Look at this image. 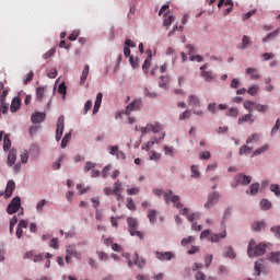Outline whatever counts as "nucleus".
<instances>
[{
	"label": "nucleus",
	"instance_id": "2",
	"mask_svg": "<svg viewBox=\"0 0 280 280\" xmlns=\"http://www.w3.org/2000/svg\"><path fill=\"white\" fill-rule=\"evenodd\" d=\"M128 231L131 237H139V240H143V232L138 231L139 222L137 219L129 217L127 218Z\"/></svg>",
	"mask_w": 280,
	"mask_h": 280
},
{
	"label": "nucleus",
	"instance_id": "49",
	"mask_svg": "<svg viewBox=\"0 0 280 280\" xmlns=\"http://www.w3.org/2000/svg\"><path fill=\"white\" fill-rule=\"evenodd\" d=\"M237 115H240V110H237L235 107L230 108L226 113L228 117H237Z\"/></svg>",
	"mask_w": 280,
	"mask_h": 280
},
{
	"label": "nucleus",
	"instance_id": "45",
	"mask_svg": "<svg viewBox=\"0 0 280 280\" xmlns=\"http://www.w3.org/2000/svg\"><path fill=\"white\" fill-rule=\"evenodd\" d=\"M172 23H174V16H173V15H170L168 18H166V19L163 21V26L166 27V28H170V26L172 25Z\"/></svg>",
	"mask_w": 280,
	"mask_h": 280
},
{
	"label": "nucleus",
	"instance_id": "61",
	"mask_svg": "<svg viewBox=\"0 0 280 280\" xmlns=\"http://www.w3.org/2000/svg\"><path fill=\"white\" fill-rule=\"evenodd\" d=\"M54 54H56V48H51L46 54H44V56H43L44 60H48V58H51V56H54Z\"/></svg>",
	"mask_w": 280,
	"mask_h": 280
},
{
	"label": "nucleus",
	"instance_id": "19",
	"mask_svg": "<svg viewBox=\"0 0 280 280\" xmlns=\"http://www.w3.org/2000/svg\"><path fill=\"white\" fill-rule=\"evenodd\" d=\"M16 163V149H11L8 154V165L12 167Z\"/></svg>",
	"mask_w": 280,
	"mask_h": 280
},
{
	"label": "nucleus",
	"instance_id": "64",
	"mask_svg": "<svg viewBox=\"0 0 280 280\" xmlns=\"http://www.w3.org/2000/svg\"><path fill=\"white\" fill-rule=\"evenodd\" d=\"M271 233H275L276 237L280 240V225L270 229Z\"/></svg>",
	"mask_w": 280,
	"mask_h": 280
},
{
	"label": "nucleus",
	"instance_id": "14",
	"mask_svg": "<svg viewBox=\"0 0 280 280\" xmlns=\"http://www.w3.org/2000/svg\"><path fill=\"white\" fill-rule=\"evenodd\" d=\"M14 189H16V184L11 179L7 184L4 198H11Z\"/></svg>",
	"mask_w": 280,
	"mask_h": 280
},
{
	"label": "nucleus",
	"instance_id": "32",
	"mask_svg": "<svg viewBox=\"0 0 280 280\" xmlns=\"http://www.w3.org/2000/svg\"><path fill=\"white\" fill-rule=\"evenodd\" d=\"M255 68H247L246 69V73L248 74V75H250V78H252V80H259V78H260V75H259V73H255Z\"/></svg>",
	"mask_w": 280,
	"mask_h": 280
},
{
	"label": "nucleus",
	"instance_id": "39",
	"mask_svg": "<svg viewBox=\"0 0 280 280\" xmlns=\"http://www.w3.org/2000/svg\"><path fill=\"white\" fill-rule=\"evenodd\" d=\"M267 150H268V145L265 144L259 149L255 150L253 156H259V154H264V152H267Z\"/></svg>",
	"mask_w": 280,
	"mask_h": 280
},
{
	"label": "nucleus",
	"instance_id": "13",
	"mask_svg": "<svg viewBox=\"0 0 280 280\" xmlns=\"http://www.w3.org/2000/svg\"><path fill=\"white\" fill-rule=\"evenodd\" d=\"M47 115L45 113L36 112L32 115L31 121L32 124H43Z\"/></svg>",
	"mask_w": 280,
	"mask_h": 280
},
{
	"label": "nucleus",
	"instance_id": "38",
	"mask_svg": "<svg viewBox=\"0 0 280 280\" xmlns=\"http://www.w3.org/2000/svg\"><path fill=\"white\" fill-rule=\"evenodd\" d=\"M122 189V184L121 182L117 180L114 183V188H113V194H120Z\"/></svg>",
	"mask_w": 280,
	"mask_h": 280
},
{
	"label": "nucleus",
	"instance_id": "57",
	"mask_svg": "<svg viewBox=\"0 0 280 280\" xmlns=\"http://www.w3.org/2000/svg\"><path fill=\"white\" fill-rule=\"evenodd\" d=\"M21 163L25 164L30 160V153L27 151H24L21 153Z\"/></svg>",
	"mask_w": 280,
	"mask_h": 280
},
{
	"label": "nucleus",
	"instance_id": "40",
	"mask_svg": "<svg viewBox=\"0 0 280 280\" xmlns=\"http://www.w3.org/2000/svg\"><path fill=\"white\" fill-rule=\"evenodd\" d=\"M95 163L93 162H86L83 168V172L88 174V172H91V170H95Z\"/></svg>",
	"mask_w": 280,
	"mask_h": 280
},
{
	"label": "nucleus",
	"instance_id": "18",
	"mask_svg": "<svg viewBox=\"0 0 280 280\" xmlns=\"http://www.w3.org/2000/svg\"><path fill=\"white\" fill-rule=\"evenodd\" d=\"M188 104L192 108H200V98L196 95H189L188 96Z\"/></svg>",
	"mask_w": 280,
	"mask_h": 280
},
{
	"label": "nucleus",
	"instance_id": "34",
	"mask_svg": "<svg viewBox=\"0 0 280 280\" xmlns=\"http://www.w3.org/2000/svg\"><path fill=\"white\" fill-rule=\"evenodd\" d=\"M260 207L264 211H268V209H270V207H272V203L268 199H262L260 201Z\"/></svg>",
	"mask_w": 280,
	"mask_h": 280
},
{
	"label": "nucleus",
	"instance_id": "23",
	"mask_svg": "<svg viewBox=\"0 0 280 280\" xmlns=\"http://www.w3.org/2000/svg\"><path fill=\"white\" fill-rule=\"evenodd\" d=\"M132 261L135 266H138V268H143L145 266V260L143 258H139V254H133Z\"/></svg>",
	"mask_w": 280,
	"mask_h": 280
},
{
	"label": "nucleus",
	"instance_id": "35",
	"mask_svg": "<svg viewBox=\"0 0 280 280\" xmlns=\"http://www.w3.org/2000/svg\"><path fill=\"white\" fill-rule=\"evenodd\" d=\"M126 207L129 209V211H137V206L135 205V200H132V198H127Z\"/></svg>",
	"mask_w": 280,
	"mask_h": 280
},
{
	"label": "nucleus",
	"instance_id": "26",
	"mask_svg": "<svg viewBox=\"0 0 280 280\" xmlns=\"http://www.w3.org/2000/svg\"><path fill=\"white\" fill-rule=\"evenodd\" d=\"M12 148V141L10 140V135H5L3 139V151L8 152Z\"/></svg>",
	"mask_w": 280,
	"mask_h": 280
},
{
	"label": "nucleus",
	"instance_id": "11",
	"mask_svg": "<svg viewBox=\"0 0 280 280\" xmlns=\"http://www.w3.org/2000/svg\"><path fill=\"white\" fill-rule=\"evenodd\" d=\"M155 257L160 261H172L174 259V253L172 252H155Z\"/></svg>",
	"mask_w": 280,
	"mask_h": 280
},
{
	"label": "nucleus",
	"instance_id": "20",
	"mask_svg": "<svg viewBox=\"0 0 280 280\" xmlns=\"http://www.w3.org/2000/svg\"><path fill=\"white\" fill-rule=\"evenodd\" d=\"M250 121V124H255V119L253 118V114H245L243 116H241L237 120V124L241 125V124H246Z\"/></svg>",
	"mask_w": 280,
	"mask_h": 280
},
{
	"label": "nucleus",
	"instance_id": "33",
	"mask_svg": "<svg viewBox=\"0 0 280 280\" xmlns=\"http://www.w3.org/2000/svg\"><path fill=\"white\" fill-rule=\"evenodd\" d=\"M278 34H280V28H277L276 31L269 33L266 37H264L262 43H268L270 38H275V36H277Z\"/></svg>",
	"mask_w": 280,
	"mask_h": 280
},
{
	"label": "nucleus",
	"instance_id": "8",
	"mask_svg": "<svg viewBox=\"0 0 280 280\" xmlns=\"http://www.w3.org/2000/svg\"><path fill=\"white\" fill-rule=\"evenodd\" d=\"M180 214L185 215L187 221L192 222V224L196 222V220H200V212L189 213V208L182 209Z\"/></svg>",
	"mask_w": 280,
	"mask_h": 280
},
{
	"label": "nucleus",
	"instance_id": "47",
	"mask_svg": "<svg viewBox=\"0 0 280 280\" xmlns=\"http://www.w3.org/2000/svg\"><path fill=\"white\" fill-rule=\"evenodd\" d=\"M195 237L194 236H188L186 238H183L180 244L182 246H187L188 244H192V242H195Z\"/></svg>",
	"mask_w": 280,
	"mask_h": 280
},
{
	"label": "nucleus",
	"instance_id": "52",
	"mask_svg": "<svg viewBox=\"0 0 280 280\" xmlns=\"http://www.w3.org/2000/svg\"><path fill=\"white\" fill-rule=\"evenodd\" d=\"M164 154L166 156H174V147H164Z\"/></svg>",
	"mask_w": 280,
	"mask_h": 280
},
{
	"label": "nucleus",
	"instance_id": "10",
	"mask_svg": "<svg viewBox=\"0 0 280 280\" xmlns=\"http://www.w3.org/2000/svg\"><path fill=\"white\" fill-rule=\"evenodd\" d=\"M220 200V194L218 192H212L208 196V200L205 203V209H211L213 205H217V202Z\"/></svg>",
	"mask_w": 280,
	"mask_h": 280
},
{
	"label": "nucleus",
	"instance_id": "24",
	"mask_svg": "<svg viewBox=\"0 0 280 280\" xmlns=\"http://www.w3.org/2000/svg\"><path fill=\"white\" fill-rule=\"evenodd\" d=\"M89 71H91V67L89 65H85L80 79L81 85H83L84 82H86V78H89Z\"/></svg>",
	"mask_w": 280,
	"mask_h": 280
},
{
	"label": "nucleus",
	"instance_id": "46",
	"mask_svg": "<svg viewBox=\"0 0 280 280\" xmlns=\"http://www.w3.org/2000/svg\"><path fill=\"white\" fill-rule=\"evenodd\" d=\"M45 205H47V200L45 199L39 200L36 205V211L38 213L43 212V207H45Z\"/></svg>",
	"mask_w": 280,
	"mask_h": 280
},
{
	"label": "nucleus",
	"instance_id": "7",
	"mask_svg": "<svg viewBox=\"0 0 280 280\" xmlns=\"http://www.w3.org/2000/svg\"><path fill=\"white\" fill-rule=\"evenodd\" d=\"M63 130H65V116H60L57 120L56 141H60L62 139Z\"/></svg>",
	"mask_w": 280,
	"mask_h": 280
},
{
	"label": "nucleus",
	"instance_id": "22",
	"mask_svg": "<svg viewBox=\"0 0 280 280\" xmlns=\"http://www.w3.org/2000/svg\"><path fill=\"white\" fill-rule=\"evenodd\" d=\"M224 237H226V230H224L221 233L213 234L210 237V242H212L213 244H217V242H219L220 240H224Z\"/></svg>",
	"mask_w": 280,
	"mask_h": 280
},
{
	"label": "nucleus",
	"instance_id": "3",
	"mask_svg": "<svg viewBox=\"0 0 280 280\" xmlns=\"http://www.w3.org/2000/svg\"><path fill=\"white\" fill-rule=\"evenodd\" d=\"M174 192L172 190H167L164 192V201L166 205H170V202H173V207L176 209L183 208V202H180V197L178 195H173Z\"/></svg>",
	"mask_w": 280,
	"mask_h": 280
},
{
	"label": "nucleus",
	"instance_id": "28",
	"mask_svg": "<svg viewBox=\"0 0 280 280\" xmlns=\"http://www.w3.org/2000/svg\"><path fill=\"white\" fill-rule=\"evenodd\" d=\"M269 261H271L272 264H279L280 253L279 252L271 253L269 256Z\"/></svg>",
	"mask_w": 280,
	"mask_h": 280
},
{
	"label": "nucleus",
	"instance_id": "17",
	"mask_svg": "<svg viewBox=\"0 0 280 280\" xmlns=\"http://www.w3.org/2000/svg\"><path fill=\"white\" fill-rule=\"evenodd\" d=\"M66 253L67 255L75 257L77 259H80L82 257V254L78 253V250L75 249V246L73 245L66 246Z\"/></svg>",
	"mask_w": 280,
	"mask_h": 280
},
{
	"label": "nucleus",
	"instance_id": "54",
	"mask_svg": "<svg viewBox=\"0 0 280 280\" xmlns=\"http://www.w3.org/2000/svg\"><path fill=\"white\" fill-rule=\"evenodd\" d=\"M141 191L139 187H132L127 189L128 196H137Z\"/></svg>",
	"mask_w": 280,
	"mask_h": 280
},
{
	"label": "nucleus",
	"instance_id": "15",
	"mask_svg": "<svg viewBox=\"0 0 280 280\" xmlns=\"http://www.w3.org/2000/svg\"><path fill=\"white\" fill-rule=\"evenodd\" d=\"M201 77L206 80V82H211L213 80V72L207 71V65L200 67Z\"/></svg>",
	"mask_w": 280,
	"mask_h": 280
},
{
	"label": "nucleus",
	"instance_id": "37",
	"mask_svg": "<svg viewBox=\"0 0 280 280\" xmlns=\"http://www.w3.org/2000/svg\"><path fill=\"white\" fill-rule=\"evenodd\" d=\"M265 226H266L265 222H254L252 224L253 231H261V229H264Z\"/></svg>",
	"mask_w": 280,
	"mask_h": 280
},
{
	"label": "nucleus",
	"instance_id": "51",
	"mask_svg": "<svg viewBox=\"0 0 280 280\" xmlns=\"http://www.w3.org/2000/svg\"><path fill=\"white\" fill-rule=\"evenodd\" d=\"M191 117V110L187 109L179 116V121H184V119H189Z\"/></svg>",
	"mask_w": 280,
	"mask_h": 280
},
{
	"label": "nucleus",
	"instance_id": "42",
	"mask_svg": "<svg viewBox=\"0 0 280 280\" xmlns=\"http://www.w3.org/2000/svg\"><path fill=\"white\" fill-rule=\"evenodd\" d=\"M129 62H130L132 69H137L139 67V59H138V57L135 58L133 56H130L129 57Z\"/></svg>",
	"mask_w": 280,
	"mask_h": 280
},
{
	"label": "nucleus",
	"instance_id": "55",
	"mask_svg": "<svg viewBox=\"0 0 280 280\" xmlns=\"http://www.w3.org/2000/svg\"><path fill=\"white\" fill-rule=\"evenodd\" d=\"M248 95H257L259 93V86L253 85L247 90Z\"/></svg>",
	"mask_w": 280,
	"mask_h": 280
},
{
	"label": "nucleus",
	"instance_id": "63",
	"mask_svg": "<svg viewBox=\"0 0 280 280\" xmlns=\"http://www.w3.org/2000/svg\"><path fill=\"white\" fill-rule=\"evenodd\" d=\"M150 160L151 161H160L161 160L160 153H158L156 151H152L151 155H150Z\"/></svg>",
	"mask_w": 280,
	"mask_h": 280
},
{
	"label": "nucleus",
	"instance_id": "5",
	"mask_svg": "<svg viewBox=\"0 0 280 280\" xmlns=\"http://www.w3.org/2000/svg\"><path fill=\"white\" fill-rule=\"evenodd\" d=\"M19 209H21V197H14L7 208V213L13 215Z\"/></svg>",
	"mask_w": 280,
	"mask_h": 280
},
{
	"label": "nucleus",
	"instance_id": "59",
	"mask_svg": "<svg viewBox=\"0 0 280 280\" xmlns=\"http://www.w3.org/2000/svg\"><path fill=\"white\" fill-rule=\"evenodd\" d=\"M205 58L200 55H191L190 56V62L197 61V62H202Z\"/></svg>",
	"mask_w": 280,
	"mask_h": 280
},
{
	"label": "nucleus",
	"instance_id": "36",
	"mask_svg": "<svg viewBox=\"0 0 280 280\" xmlns=\"http://www.w3.org/2000/svg\"><path fill=\"white\" fill-rule=\"evenodd\" d=\"M70 140H71V132H68L65 135V137L61 140V148L62 149L67 148V144L69 143Z\"/></svg>",
	"mask_w": 280,
	"mask_h": 280
},
{
	"label": "nucleus",
	"instance_id": "56",
	"mask_svg": "<svg viewBox=\"0 0 280 280\" xmlns=\"http://www.w3.org/2000/svg\"><path fill=\"white\" fill-rule=\"evenodd\" d=\"M248 152H253V148L248 145H243L240 148V154H248Z\"/></svg>",
	"mask_w": 280,
	"mask_h": 280
},
{
	"label": "nucleus",
	"instance_id": "6",
	"mask_svg": "<svg viewBox=\"0 0 280 280\" xmlns=\"http://www.w3.org/2000/svg\"><path fill=\"white\" fill-rule=\"evenodd\" d=\"M162 129L163 127L159 122L148 124L144 128H140L142 135H148V132H161Z\"/></svg>",
	"mask_w": 280,
	"mask_h": 280
},
{
	"label": "nucleus",
	"instance_id": "48",
	"mask_svg": "<svg viewBox=\"0 0 280 280\" xmlns=\"http://www.w3.org/2000/svg\"><path fill=\"white\" fill-rule=\"evenodd\" d=\"M58 93L63 96L67 95V84H65V82L59 84Z\"/></svg>",
	"mask_w": 280,
	"mask_h": 280
},
{
	"label": "nucleus",
	"instance_id": "27",
	"mask_svg": "<svg viewBox=\"0 0 280 280\" xmlns=\"http://www.w3.org/2000/svg\"><path fill=\"white\" fill-rule=\"evenodd\" d=\"M261 268H264V259H259L255 262V276L259 277L261 275Z\"/></svg>",
	"mask_w": 280,
	"mask_h": 280
},
{
	"label": "nucleus",
	"instance_id": "53",
	"mask_svg": "<svg viewBox=\"0 0 280 280\" xmlns=\"http://www.w3.org/2000/svg\"><path fill=\"white\" fill-rule=\"evenodd\" d=\"M255 108L258 113H266L268 110V105H261L256 103Z\"/></svg>",
	"mask_w": 280,
	"mask_h": 280
},
{
	"label": "nucleus",
	"instance_id": "12",
	"mask_svg": "<svg viewBox=\"0 0 280 280\" xmlns=\"http://www.w3.org/2000/svg\"><path fill=\"white\" fill-rule=\"evenodd\" d=\"M46 94H47V86L40 85L35 91V100L37 102H44Z\"/></svg>",
	"mask_w": 280,
	"mask_h": 280
},
{
	"label": "nucleus",
	"instance_id": "43",
	"mask_svg": "<svg viewBox=\"0 0 280 280\" xmlns=\"http://www.w3.org/2000/svg\"><path fill=\"white\" fill-rule=\"evenodd\" d=\"M109 154H112V156H117L119 159V147H109Z\"/></svg>",
	"mask_w": 280,
	"mask_h": 280
},
{
	"label": "nucleus",
	"instance_id": "60",
	"mask_svg": "<svg viewBox=\"0 0 280 280\" xmlns=\"http://www.w3.org/2000/svg\"><path fill=\"white\" fill-rule=\"evenodd\" d=\"M159 86H161V89H165V86H167V77L162 75L160 78Z\"/></svg>",
	"mask_w": 280,
	"mask_h": 280
},
{
	"label": "nucleus",
	"instance_id": "21",
	"mask_svg": "<svg viewBox=\"0 0 280 280\" xmlns=\"http://www.w3.org/2000/svg\"><path fill=\"white\" fill-rule=\"evenodd\" d=\"M19 108H21V98L14 97L11 103L10 110L11 113H16Z\"/></svg>",
	"mask_w": 280,
	"mask_h": 280
},
{
	"label": "nucleus",
	"instance_id": "50",
	"mask_svg": "<svg viewBox=\"0 0 280 280\" xmlns=\"http://www.w3.org/2000/svg\"><path fill=\"white\" fill-rule=\"evenodd\" d=\"M190 171H191L192 178H198V176H200V171H198V166L196 165L190 166Z\"/></svg>",
	"mask_w": 280,
	"mask_h": 280
},
{
	"label": "nucleus",
	"instance_id": "58",
	"mask_svg": "<svg viewBox=\"0 0 280 280\" xmlns=\"http://www.w3.org/2000/svg\"><path fill=\"white\" fill-rule=\"evenodd\" d=\"M80 36V31H73L69 36L68 39L69 40H78V37Z\"/></svg>",
	"mask_w": 280,
	"mask_h": 280
},
{
	"label": "nucleus",
	"instance_id": "1",
	"mask_svg": "<svg viewBox=\"0 0 280 280\" xmlns=\"http://www.w3.org/2000/svg\"><path fill=\"white\" fill-rule=\"evenodd\" d=\"M247 255L248 257H261V255H266V244L260 243L257 245L255 240L249 241Z\"/></svg>",
	"mask_w": 280,
	"mask_h": 280
},
{
	"label": "nucleus",
	"instance_id": "4",
	"mask_svg": "<svg viewBox=\"0 0 280 280\" xmlns=\"http://www.w3.org/2000/svg\"><path fill=\"white\" fill-rule=\"evenodd\" d=\"M252 180H253V177L240 173L234 177L231 186L235 188L237 187V185H250Z\"/></svg>",
	"mask_w": 280,
	"mask_h": 280
},
{
	"label": "nucleus",
	"instance_id": "9",
	"mask_svg": "<svg viewBox=\"0 0 280 280\" xmlns=\"http://www.w3.org/2000/svg\"><path fill=\"white\" fill-rule=\"evenodd\" d=\"M137 110H141V100L139 98H136L126 107L125 114L130 115V113H135Z\"/></svg>",
	"mask_w": 280,
	"mask_h": 280
},
{
	"label": "nucleus",
	"instance_id": "25",
	"mask_svg": "<svg viewBox=\"0 0 280 280\" xmlns=\"http://www.w3.org/2000/svg\"><path fill=\"white\" fill-rule=\"evenodd\" d=\"M150 65H152V55H149L142 65V70L145 74H148Z\"/></svg>",
	"mask_w": 280,
	"mask_h": 280
},
{
	"label": "nucleus",
	"instance_id": "31",
	"mask_svg": "<svg viewBox=\"0 0 280 280\" xmlns=\"http://www.w3.org/2000/svg\"><path fill=\"white\" fill-rule=\"evenodd\" d=\"M260 137L261 136L259 133H252L250 136H248L246 143L250 144V143H253V141L257 142V141H259Z\"/></svg>",
	"mask_w": 280,
	"mask_h": 280
},
{
	"label": "nucleus",
	"instance_id": "30",
	"mask_svg": "<svg viewBox=\"0 0 280 280\" xmlns=\"http://www.w3.org/2000/svg\"><path fill=\"white\" fill-rule=\"evenodd\" d=\"M156 215H158L156 210H149L148 219H149V222H151V224H154L156 222Z\"/></svg>",
	"mask_w": 280,
	"mask_h": 280
},
{
	"label": "nucleus",
	"instance_id": "29",
	"mask_svg": "<svg viewBox=\"0 0 280 280\" xmlns=\"http://www.w3.org/2000/svg\"><path fill=\"white\" fill-rule=\"evenodd\" d=\"M257 103L252 102V101H245L243 106L246 110H248V113H253V108H255Z\"/></svg>",
	"mask_w": 280,
	"mask_h": 280
},
{
	"label": "nucleus",
	"instance_id": "44",
	"mask_svg": "<svg viewBox=\"0 0 280 280\" xmlns=\"http://www.w3.org/2000/svg\"><path fill=\"white\" fill-rule=\"evenodd\" d=\"M252 196H255L259 191V183H254L249 187Z\"/></svg>",
	"mask_w": 280,
	"mask_h": 280
},
{
	"label": "nucleus",
	"instance_id": "16",
	"mask_svg": "<svg viewBox=\"0 0 280 280\" xmlns=\"http://www.w3.org/2000/svg\"><path fill=\"white\" fill-rule=\"evenodd\" d=\"M103 97H104V94H102V92H100L96 95V101H95L94 107H93V115H97V113H100V108L102 107Z\"/></svg>",
	"mask_w": 280,
	"mask_h": 280
},
{
	"label": "nucleus",
	"instance_id": "62",
	"mask_svg": "<svg viewBox=\"0 0 280 280\" xmlns=\"http://www.w3.org/2000/svg\"><path fill=\"white\" fill-rule=\"evenodd\" d=\"M270 190L276 195V196H280V188L279 185L273 184L270 186Z\"/></svg>",
	"mask_w": 280,
	"mask_h": 280
},
{
	"label": "nucleus",
	"instance_id": "41",
	"mask_svg": "<svg viewBox=\"0 0 280 280\" xmlns=\"http://www.w3.org/2000/svg\"><path fill=\"white\" fill-rule=\"evenodd\" d=\"M250 45V38L247 35H244L242 38V47L241 49H246Z\"/></svg>",
	"mask_w": 280,
	"mask_h": 280
}]
</instances>
